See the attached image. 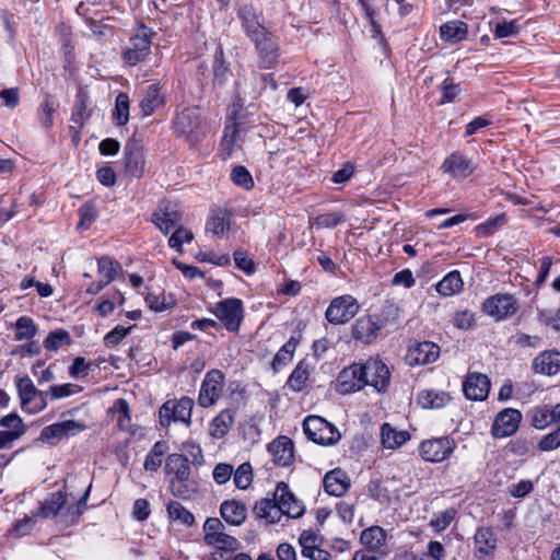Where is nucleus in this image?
<instances>
[{
	"label": "nucleus",
	"mask_w": 560,
	"mask_h": 560,
	"mask_svg": "<svg viewBox=\"0 0 560 560\" xmlns=\"http://www.w3.org/2000/svg\"><path fill=\"white\" fill-rule=\"evenodd\" d=\"M70 341L71 338L66 330L57 329L49 332V335L44 340V347L49 351H57L63 345H69Z\"/></svg>",
	"instance_id": "50"
},
{
	"label": "nucleus",
	"mask_w": 560,
	"mask_h": 560,
	"mask_svg": "<svg viewBox=\"0 0 560 560\" xmlns=\"http://www.w3.org/2000/svg\"><path fill=\"white\" fill-rule=\"evenodd\" d=\"M230 213L224 209H215L211 212V215L207 221L206 231L217 236H223V234L230 229Z\"/></svg>",
	"instance_id": "33"
},
{
	"label": "nucleus",
	"mask_w": 560,
	"mask_h": 560,
	"mask_svg": "<svg viewBox=\"0 0 560 560\" xmlns=\"http://www.w3.org/2000/svg\"><path fill=\"white\" fill-rule=\"evenodd\" d=\"M312 369L306 360L300 361L288 380V386L294 392H301L306 386Z\"/></svg>",
	"instance_id": "38"
},
{
	"label": "nucleus",
	"mask_w": 560,
	"mask_h": 560,
	"mask_svg": "<svg viewBox=\"0 0 560 560\" xmlns=\"http://www.w3.org/2000/svg\"><path fill=\"white\" fill-rule=\"evenodd\" d=\"M279 511L280 510L277 508L273 497L264 498L257 501L253 510L254 514L258 518H264L271 524L280 522L281 518L279 516Z\"/></svg>",
	"instance_id": "36"
},
{
	"label": "nucleus",
	"mask_w": 560,
	"mask_h": 560,
	"mask_svg": "<svg viewBox=\"0 0 560 560\" xmlns=\"http://www.w3.org/2000/svg\"><path fill=\"white\" fill-rule=\"evenodd\" d=\"M203 542L207 544L215 536H219L225 532V526L218 517H209L203 524Z\"/></svg>",
	"instance_id": "56"
},
{
	"label": "nucleus",
	"mask_w": 560,
	"mask_h": 560,
	"mask_svg": "<svg viewBox=\"0 0 560 560\" xmlns=\"http://www.w3.org/2000/svg\"><path fill=\"white\" fill-rule=\"evenodd\" d=\"M231 179L237 186L245 189H250L254 186V180L248 170L242 165L235 166L231 172Z\"/></svg>",
	"instance_id": "55"
},
{
	"label": "nucleus",
	"mask_w": 560,
	"mask_h": 560,
	"mask_svg": "<svg viewBox=\"0 0 560 560\" xmlns=\"http://www.w3.org/2000/svg\"><path fill=\"white\" fill-rule=\"evenodd\" d=\"M441 37L451 43H457L466 38L467 24L462 21H450L440 27Z\"/></svg>",
	"instance_id": "40"
},
{
	"label": "nucleus",
	"mask_w": 560,
	"mask_h": 560,
	"mask_svg": "<svg viewBox=\"0 0 560 560\" xmlns=\"http://www.w3.org/2000/svg\"><path fill=\"white\" fill-rule=\"evenodd\" d=\"M382 444L386 448H396L402 445L410 435L407 431H397L390 424L384 423L381 428Z\"/></svg>",
	"instance_id": "41"
},
{
	"label": "nucleus",
	"mask_w": 560,
	"mask_h": 560,
	"mask_svg": "<svg viewBox=\"0 0 560 560\" xmlns=\"http://www.w3.org/2000/svg\"><path fill=\"white\" fill-rule=\"evenodd\" d=\"M89 96L83 90H80L75 96V103L71 115L70 129H77V132L83 127L84 122L90 118L91 112L88 108Z\"/></svg>",
	"instance_id": "29"
},
{
	"label": "nucleus",
	"mask_w": 560,
	"mask_h": 560,
	"mask_svg": "<svg viewBox=\"0 0 560 560\" xmlns=\"http://www.w3.org/2000/svg\"><path fill=\"white\" fill-rule=\"evenodd\" d=\"M154 32L145 26L140 25L136 34L130 38L129 46L124 51V59L130 66L143 61L151 50V38Z\"/></svg>",
	"instance_id": "4"
},
{
	"label": "nucleus",
	"mask_w": 560,
	"mask_h": 560,
	"mask_svg": "<svg viewBox=\"0 0 560 560\" xmlns=\"http://www.w3.org/2000/svg\"><path fill=\"white\" fill-rule=\"evenodd\" d=\"M84 429V425L74 421L66 420L45 427L40 432V440L49 444H55L56 440H61L74 435Z\"/></svg>",
	"instance_id": "21"
},
{
	"label": "nucleus",
	"mask_w": 560,
	"mask_h": 560,
	"mask_svg": "<svg viewBox=\"0 0 560 560\" xmlns=\"http://www.w3.org/2000/svg\"><path fill=\"white\" fill-rule=\"evenodd\" d=\"M124 164L127 175L136 178L143 175L145 161L143 147L139 140L132 138L127 141L124 150Z\"/></svg>",
	"instance_id": "16"
},
{
	"label": "nucleus",
	"mask_w": 560,
	"mask_h": 560,
	"mask_svg": "<svg viewBox=\"0 0 560 560\" xmlns=\"http://www.w3.org/2000/svg\"><path fill=\"white\" fill-rule=\"evenodd\" d=\"M505 223L504 215H498L493 219H489L485 223H481L477 226V234L480 236H487L494 233L499 226Z\"/></svg>",
	"instance_id": "62"
},
{
	"label": "nucleus",
	"mask_w": 560,
	"mask_h": 560,
	"mask_svg": "<svg viewBox=\"0 0 560 560\" xmlns=\"http://www.w3.org/2000/svg\"><path fill=\"white\" fill-rule=\"evenodd\" d=\"M463 285L464 282L459 271L453 270L439 281L435 288L442 296H452L459 293L463 290Z\"/></svg>",
	"instance_id": "35"
},
{
	"label": "nucleus",
	"mask_w": 560,
	"mask_h": 560,
	"mask_svg": "<svg viewBox=\"0 0 560 560\" xmlns=\"http://www.w3.org/2000/svg\"><path fill=\"white\" fill-rule=\"evenodd\" d=\"M195 401L189 397H182L179 400H167L159 410L160 423L168 427L172 421L183 422L186 427L191 424V411Z\"/></svg>",
	"instance_id": "2"
},
{
	"label": "nucleus",
	"mask_w": 560,
	"mask_h": 560,
	"mask_svg": "<svg viewBox=\"0 0 560 560\" xmlns=\"http://www.w3.org/2000/svg\"><path fill=\"white\" fill-rule=\"evenodd\" d=\"M15 339L19 341L28 340L36 334L34 320L27 316H21L15 323Z\"/></svg>",
	"instance_id": "51"
},
{
	"label": "nucleus",
	"mask_w": 560,
	"mask_h": 560,
	"mask_svg": "<svg viewBox=\"0 0 560 560\" xmlns=\"http://www.w3.org/2000/svg\"><path fill=\"white\" fill-rule=\"evenodd\" d=\"M213 547L215 550L234 552L241 548V542L233 536L225 532L206 544Z\"/></svg>",
	"instance_id": "47"
},
{
	"label": "nucleus",
	"mask_w": 560,
	"mask_h": 560,
	"mask_svg": "<svg viewBox=\"0 0 560 560\" xmlns=\"http://www.w3.org/2000/svg\"><path fill=\"white\" fill-rule=\"evenodd\" d=\"M224 374L217 369L210 370L202 381L199 392V404L207 408L214 405L221 396Z\"/></svg>",
	"instance_id": "14"
},
{
	"label": "nucleus",
	"mask_w": 560,
	"mask_h": 560,
	"mask_svg": "<svg viewBox=\"0 0 560 560\" xmlns=\"http://www.w3.org/2000/svg\"><path fill=\"white\" fill-rule=\"evenodd\" d=\"M400 315L401 311L398 304L393 301H386L376 318L382 323V327H385L389 323L397 322L400 318Z\"/></svg>",
	"instance_id": "49"
},
{
	"label": "nucleus",
	"mask_w": 560,
	"mask_h": 560,
	"mask_svg": "<svg viewBox=\"0 0 560 560\" xmlns=\"http://www.w3.org/2000/svg\"><path fill=\"white\" fill-rule=\"evenodd\" d=\"M455 443L448 438H435L420 443L419 452L425 462L441 463L450 457Z\"/></svg>",
	"instance_id": "12"
},
{
	"label": "nucleus",
	"mask_w": 560,
	"mask_h": 560,
	"mask_svg": "<svg viewBox=\"0 0 560 560\" xmlns=\"http://www.w3.org/2000/svg\"><path fill=\"white\" fill-rule=\"evenodd\" d=\"M366 385L373 387L376 392H385L390 382V372L388 366L377 358H370L362 364Z\"/></svg>",
	"instance_id": "11"
},
{
	"label": "nucleus",
	"mask_w": 560,
	"mask_h": 560,
	"mask_svg": "<svg viewBox=\"0 0 560 560\" xmlns=\"http://www.w3.org/2000/svg\"><path fill=\"white\" fill-rule=\"evenodd\" d=\"M247 509L240 501H224L220 508V514L223 520L231 525H241L246 520Z\"/></svg>",
	"instance_id": "30"
},
{
	"label": "nucleus",
	"mask_w": 560,
	"mask_h": 560,
	"mask_svg": "<svg viewBox=\"0 0 560 560\" xmlns=\"http://www.w3.org/2000/svg\"><path fill=\"white\" fill-rule=\"evenodd\" d=\"M304 433L308 440L320 445H332L340 440L337 428L318 416H308L303 422Z\"/></svg>",
	"instance_id": "1"
},
{
	"label": "nucleus",
	"mask_w": 560,
	"mask_h": 560,
	"mask_svg": "<svg viewBox=\"0 0 560 560\" xmlns=\"http://www.w3.org/2000/svg\"><path fill=\"white\" fill-rule=\"evenodd\" d=\"M234 423V412L230 409L222 410L210 423V435L222 439L228 434Z\"/></svg>",
	"instance_id": "34"
},
{
	"label": "nucleus",
	"mask_w": 560,
	"mask_h": 560,
	"mask_svg": "<svg viewBox=\"0 0 560 560\" xmlns=\"http://www.w3.org/2000/svg\"><path fill=\"white\" fill-rule=\"evenodd\" d=\"M417 400L418 404L425 409L442 408L450 402L451 396L444 390L423 389L419 392Z\"/></svg>",
	"instance_id": "32"
},
{
	"label": "nucleus",
	"mask_w": 560,
	"mask_h": 560,
	"mask_svg": "<svg viewBox=\"0 0 560 560\" xmlns=\"http://www.w3.org/2000/svg\"><path fill=\"white\" fill-rule=\"evenodd\" d=\"M387 534L381 526H371L361 533L360 541L374 553H389L384 549Z\"/></svg>",
	"instance_id": "27"
},
{
	"label": "nucleus",
	"mask_w": 560,
	"mask_h": 560,
	"mask_svg": "<svg viewBox=\"0 0 560 560\" xmlns=\"http://www.w3.org/2000/svg\"><path fill=\"white\" fill-rule=\"evenodd\" d=\"M67 503L66 494L61 491L51 493L39 509V515L44 518L55 517Z\"/></svg>",
	"instance_id": "42"
},
{
	"label": "nucleus",
	"mask_w": 560,
	"mask_h": 560,
	"mask_svg": "<svg viewBox=\"0 0 560 560\" xmlns=\"http://www.w3.org/2000/svg\"><path fill=\"white\" fill-rule=\"evenodd\" d=\"M167 450V445L163 441H158L153 444L151 451L144 459V469L148 471H155L162 464V458Z\"/></svg>",
	"instance_id": "44"
},
{
	"label": "nucleus",
	"mask_w": 560,
	"mask_h": 560,
	"mask_svg": "<svg viewBox=\"0 0 560 560\" xmlns=\"http://www.w3.org/2000/svg\"><path fill=\"white\" fill-rule=\"evenodd\" d=\"M201 115L198 107L183 109L174 119L173 128L179 136H185L190 141L198 140L201 132Z\"/></svg>",
	"instance_id": "7"
},
{
	"label": "nucleus",
	"mask_w": 560,
	"mask_h": 560,
	"mask_svg": "<svg viewBox=\"0 0 560 560\" xmlns=\"http://www.w3.org/2000/svg\"><path fill=\"white\" fill-rule=\"evenodd\" d=\"M81 390V387L74 384H61V385H52L49 387V392H47L52 399H61L73 395Z\"/></svg>",
	"instance_id": "59"
},
{
	"label": "nucleus",
	"mask_w": 560,
	"mask_h": 560,
	"mask_svg": "<svg viewBox=\"0 0 560 560\" xmlns=\"http://www.w3.org/2000/svg\"><path fill=\"white\" fill-rule=\"evenodd\" d=\"M553 422L550 407L544 406L537 408L533 416V425L538 430H544Z\"/></svg>",
	"instance_id": "58"
},
{
	"label": "nucleus",
	"mask_w": 560,
	"mask_h": 560,
	"mask_svg": "<svg viewBox=\"0 0 560 560\" xmlns=\"http://www.w3.org/2000/svg\"><path fill=\"white\" fill-rule=\"evenodd\" d=\"M192 240L194 233L183 228V225H180L174 230L173 234L168 240V245L170 247L180 252L183 244L190 243Z\"/></svg>",
	"instance_id": "54"
},
{
	"label": "nucleus",
	"mask_w": 560,
	"mask_h": 560,
	"mask_svg": "<svg viewBox=\"0 0 560 560\" xmlns=\"http://www.w3.org/2000/svg\"><path fill=\"white\" fill-rule=\"evenodd\" d=\"M358 300L350 294L335 298L325 312L326 319L332 325L350 322L359 312Z\"/></svg>",
	"instance_id": "5"
},
{
	"label": "nucleus",
	"mask_w": 560,
	"mask_h": 560,
	"mask_svg": "<svg viewBox=\"0 0 560 560\" xmlns=\"http://www.w3.org/2000/svg\"><path fill=\"white\" fill-rule=\"evenodd\" d=\"M522 413L514 408H504L494 418L491 435L494 439H504L514 435L521 424Z\"/></svg>",
	"instance_id": "9"
},
{
	"label": "nucleus",
	"mask_w": 560,
	"mask_h": 560,
	"mask_svg": "<svg viewBox=\"0 0 560 560\" xmlns=\"http://www.w3.org/2000/svg\"><path fill=\"white\" fill-rule=\"evenodd\" d=\"M233 466L226 463H219L213 469V479L219 485L226 483L233 476Z\"/></svg>",
	"instance_id": "63"
},
{
	"label": "nucleus",
	"mask_w": 560,
	"mask_h": 560,
	"mask_svg": "<svg viewBox=\"0 0 560 560\" xmlns=\"http://www.w3.org/2000/svg\"><path fill=\"white\" fill-rule=\"evenodd\" d=\"M133 328V326H130L128 328L124 326H116L112 331L107 332L104 337V343L107 347H114L117 346Z\"/></svg>",
	"instance_id": "61"
},
{
	"label": "nucleus",
	"mask_w": 560,
	"mask_h": 560,
	"mask_svg": "<svg viewBox=\"0 0 560 560\" xmlns=\"http://www.w3.org/2000/svg\"><path fill=\"white\" fill-rule=\"evenodd\" d=\"M273 500L279 508V516L287 515L291 518H298L304 513V504L298 500L289 490L284 482H279L272 493Z\"/></svg>",
	"instance_id": "10"
},
{
	"label": "nucleus",
	"mask_w": 560,
	"mask_h": 560,
	"mask_svg": "<svg viewBox=\"0 0 560 560\" xmlns=\"http://www.w3.org/2000/svg\"><path fill=\"white\" fill-rule=\"evenodd\" d=\"M164 102L161 89L158 84L148 88L145 94L140 101V108L144 116L151 115Z\"/></svg>",
	"instance_id": "39"
},
{
	"label": "nucleus",
	"mask_w": 560,
	"mask_h": 560,
	"mask_svg": "<svg viewBox=\"0 0 560 560\" xmlns=\"http://www.w3.org/2000/svg\"><path fill=\"white\" fill-rule=\"evenodd\" d=\"M268 451L271 453L273 462L279 466L285 467L293 462L294 445L288 436L281 435L273 440L269 444Z\"/></svg>",
	"instance_id": "23"
},
{
	"label": "nucleus",
	"mask_w": 560,
	"mask_h": 560,
	"mask_svg": "<svg viewBox=\"0 0 560 560\" xmlns=\"http://www.w3.org/2000/svg\"><path fill=\"white\" fill-rule=\"evenodd\" d=\"M442 171L446 174H450L452 177H468L475 171V164L466 155L454 152L450 156H447L442 166Z\"/></svg>",
	"instance_id": "22"
},
{
	"label": "nucleus",
	"mask_w": 560,
	"mask_h": 560,
	"mask_svg": "<svg viewBox=\"0 0 560 560\" xmlns=\"http://www.w3.org/2000/svg\"><path fill=\"white\" fill-rule=\"evenodd\" d=\"M475 546L478 552L490 555L497 548V537L494 532L489 527L478 528L474 536Z\"/></svg>",
	"instance_id": "37"
},
{
	"label": "nucleus",
	"mask_w": 560,
	"mask_h": 560,
	"mask_svg": "<svg viewBox=\"0 0 560 560\" xmlns=\"http://www.w3.org/2000/svg\"><path fill=\"white\" fill-rule=\"evenodd\" d=\"M535 373L552 376L560 372V352L556 350L544 351L533 360Z\"/></svg>",
	"instance_id": "26"
},
{
	"label": "nucleus",
	"mask_w": 560,
	"mask_h": 560,
	"mask_svg": "<svg viewBox=\"0 0 560 560\" xmlns=\"http://www.w3.org/2000/svg\"><path fill=\"white\" fill-rule=\"evenodd\" d=\"M366 385L362 364L353 363L345 368L338 375L337 389L341 394H349L360 390Z\"/></svg>",
	"instance_id": "18"
},
{
	"label": "nucleus",
	"mask_w": 560,
	"mask_h": 560,
	"mask_svg": "<svg viewBox=\"0 0 560 560\" xmlns=\"http://www.w3.org/2000/svg\"><path fill=\"white\" fill-rule=\"evenodd\" d=\"M440 354L438 345L431 341H423L408 350L407 359L409 364H429L434 362Z\"/></svg>",
	"instance_id": "25"
},
{
	"label": "nucleus",
	"mask_w": 560,
	"mask_h": 560,
	"mask_svg": "<svg viewBox=\"0 0 560 560\" xmlns=\"http://www.w3.org/2000/svg\"><path fill=\"white\" fill-rule=\"evenodd\" d=\"M113 412L117 416V422L120 429L127 430L130 428V408L126 399H117L113 406Z\"/></svg>",
	"instance_id": "52"
},
{
	"label": "nucleus",
	"mask_w": 560,
	"mask_h": 560,
	"mask_svg": "<svg viewBox=\"0 0 560 560\" xmlns=\"http://www.w3.org/2000/svg\"><path fill=\"white\" fill-rule=\"evenodd\" d=\"M97 265L100 279H103L104 283L106 284L114 281L119 270L121 269L119 262L107 256L101 257Z\"/></svg>",
	"instance_id": "45"
},
{
	"label": "nucleus",
	"mask_w": 560,
	"mask_h": 560,
	"mask_svg": "<svg viewBox=\"0 0 560 560\" xmlns=\"http://www.w3.org/2000/svg\"><path fill=\"white\" fill-rule=\"evenodd\" d=\"M349 486V479L341 469L328 471L324 478V489L330 495H342L348 490Z\"/></svg>",
	"instance_id": "28"
},
{
	"label": "nucleus",
	"mask_w": 560,
	"mask_h": 560,
	"mask_svg": "<svg viewBox=\"0 0 560 560\" xmlns=\"http://www.w3.org/2000/svg\"><path fill=\"white\" fill-rule=\"evenodd\" d=\"M238 18L242 26L250 40L258 36H262L270 30L266 25L265 18L261 12L257 11L253 5H244L238 10Z\"/></svg>",
	"instance_id": "17"
},
{
	"label": "nucleus",
	"mask_w": 560,
	"mask_h": 560,
	"mask_svg": "<svg viewBox=\"0 0 560 560\" xmlns=\"http://www.w3.org/2000/svg\"><path fill=\"white\" fill-rule=\"evenodd\" d=\"M228 121L221 145L226 151V154L231 155L236 141V135L245 124L244 105L241 102L233 103L228 115Z\"/></svg>",
	"instance_id": "15"
},
{
	"label": "nucleus",
	"mask_w": 560,
	"mask_h": 560,
	"mask_svg": "<svg viewBox=\"0 0 560 560\" xmlns=\"http://www.w3.org/2000/svg\"><path fill=\"white\" fill-rule=\"evenodd\" d=\"M259 54L260 65L265 69H269L278 61L279 45L277 38L269 30L262 36H258L252 40Z\"/></svg>",
	"instance_id": "19"
},
{
	"label": "nucleus",
	"mask_w": 560,
	"mask_h": 560,
	"mask_svg": "<svg viewBox=\"0 0 560 560\" xmlns=\"http://www.w3.org/2000/svg\"><path fill=\"white\" fill-rule=\"evenodd\" d=\"M382 323L374 316L360 317L352 329L353 337L365 343L372 342L382 330Z\"/></svg>",
	"instance_id": "24"
},
{
	"label": "nucleus",
	"mask_w": 560,
	"mask_h": 560,
	"mask_svg": "<svg viewBox=\"0 0 560 560\" xmlns=\"http://www.w3.org/2000/svg\"><path fill=\"white\" fill-rule=\"evenodd\" d=\"M490 390V380L486 374L474 372L468 373L463 382V392L469 400H485Z\"/></svg>",
	"instance_id": "20"
},
{
	"label": "nucleus",
	"mask_w": 560,
	"mask_h": 560,
	"mask_svg": "<svg viewBox=\"0 0 560 560\" xmlns=\"http://www.w3.org/2000/svg\"><path fill=\"white\" fill-rule=\"evenodd\" d=\"M165 471L179 480H188L190 476L188 458L177 453L170 454L166 458Z\"/></svg>",
	"instance_id": "31"
},
{
	"label": "nucleus",
	"mask_w": 560,
	"mask_h": 560,
	"mask_svg": "<svg viewBox=\"0 0 560 560\" xmlns=\"http://www.w3.org/2000/svg\"><path fill=\"white\" fill-rule=\"evenodd\" d=\"M22 409L36 413L47 406V392L37 390L28 376L16 377L15 380Z\"/></svg>",
	"instance_id": "3"
},
{
	"label": "nucleus",
	"mask_w": 560,
	"mask_h": 560,
	"mask_svg": "<svg viewBox=\"0 0 560 560\" xmlns=\"http://www.w3.org/2000/svg\"><path fill=\"white\" fill-rule=\"evenodd\" d=\"M455 515H456L455 509H447V510L443 511L442 513L438 514L435 517H433L430 521V525L436 532H443L450 526V524L454 520Z\"/></svg>",
	"instance_id": "57"
},
{
	"label": "nucleus",
	"mask_w": 560,
	"mask_h": 560,
	"mask_svg": "<svg viewBox=\"0 0 560 560\" xmlns=\"http://www.w3.org/2000/svg\"><path fill=\"white\" fill-rule=\"evenodd\" d=\"M234 483L241 489H247L254 479L252 466L249 463H243L237 467V469L233 472Z\"/></svg>",
	"instance_id": "53"
},
{
	"label": "nucleus",
	"mask_w": 560,
	"mask_h": 560,
	"mask_svg": "<svg viewBox=\"0 0 560 560\" xmlns=\"http://www.w3.org/2000/svg\"><path fill=\"white\" fill-rule=\"evenodd\" d=\"M152 222L161 232L167 234L171 230L183 225V211L176 203L162 202L153 212Z\"/></svg>",
	"instance_id": "13"
},
{
	"label": "nucleus",
	"mask_w": 560,
	"mask_h": 560,
	"mask_svg": "<svg viewBox=\"0 0 560 560\" xmlns=\"http://www.w3.org/2000/svg\"><path fill=\"white\" fill-rule=\"evenodd\" d=\"M298 346V340L294 337H291L276 353L271 366L277 372L280 371L283 366H285L293 358V353L295 352Z\"/></svg>",
	"instance_id": "43"
},
{
	"label": "nucleus",
	"mask_w": 560,
	"mask_h": 560,
	"mask_svg": "<svg viewBox=\"0 0 560 560\" xmlns=\"http://www.w3.org/2000/svg\"><path fill=\"white\" fill-rule=\"evenodd\" d=\"M213 313L229 331H238L243 320V303L240 299L230 298L217 303Z\"/></svg>",
	"instance_id": "8"
},
{
	"label": "nucleus",
	"mask_w": 560,
	"mask_h": 560,
	"mask_svg": "<svg viewBox=\"0 0 560 560\" xmlns=\"http://www.w3.org/2000/svg\"><path fill=\"white\" fill-rule=\"evenodd\" d=\"M113 117L117 126H125L128 122L129 97L126 93H119L117 95Z\"/></svg>",
	"instance_id": "48"
},
{
	"label": "nucleus",
	"mask_w": 560,
	"mask_h": 560,
	"mask_svg": "<svg viewBox=\"0 0 560 560\" xmlns=\"http://www.w3.org/2000/svg\"><path fill=\"white\" fill-rule=\"evenodd\" d=\"M518 310L517 302L512 294L498 293L482 303V312L497 322L512 317Z\"/></svg>",
	"instance_id": "6"
},
{
	"label": "nucleus",
	"mask_w": 560,
	"mask_h": 560,
	"mask_svg": "<svg viewBox=\"0 0 560 560\" xmlns=\"http://www.w3.org/2000/svg\"><path fill=\"white\" fill-rule=\"evenodd\" d=\"M167 514L172 521L179 522L185 526H191L195 522L194 515L177 501L168 503Z\"/></svg>",
	"instance_id": "46"
},
{
	"label": "nucleus",
	"mask_w": 560,
	"mask_h": 560,
	"mask_svg": "<svg viewBox=\"0 0 560 560\" xmlns=\"http://www.w3.org/2000/svg\"><path fill=\"white\" fill-rule=\"evenodd\" d=\"M443 102H452L462 91L459 84L452 78H446L441 84Z\"/></svg>",
	"instance_id": "64"
},
{
	"label": "nucleus",
	"mask_w": 560,
	"mask_h": 560,
	"mask_svg": "<svg viewBox=\"0 0 560 560\" xmlns=\"http://www.w3.org/2000/svg\"><path fill=\"white\" fill-rule=\"evenodd\" d=\"M560 446V427L546 434L538 442V448L544 452L557 450Z\"/></svg>",
	"instance_id": "60"
}]
</instances>
